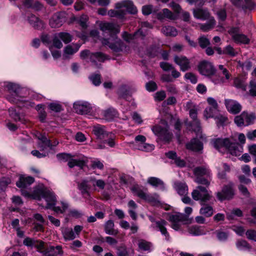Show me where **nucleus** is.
Listing matches in <instances>:
<instances>
[{
	"instance_id": "nucleus-1",
	"label": "nucleus",
	"mask_w": 256,
	"mask_h": 256,
	"mask_svg": "<svg viewBox=\"0 0 256 256\" xmlns=\"http://www.w3.org/2000/svg\"><path fill=\"white\" fill-rule=\"evenodd\" d=\"M33 196L34 199L38 200L42 198H44L46 202V208H52L58 214L64 213L68 207V204L63 201L60 202L62 208L54 206L56 202V196L53 192L46 188H38L35 190L33 194Z\"/></svg>"
},
{
	"instance_id": "nucleus-2",
	"label": "nucleus",
	"mask_w": 256,
	"mask_h": 256,
	"mask_svg": "<svg viewBox=\"0 0 256 256\" xmlns=\"http://www.w3.org/2000/svg\"><path fill=\"white\" fill-rule=\"evenodd\" d=\"M240 142V134L236 133L229 138L216 139L214 142V146L220 152H223V150H228L232 155L239 156Z\"/></svg>"
},
{
	"instance_id": "nucleus-3",
	"label": "nucleus",
	"mask_w": 256,
	"mask_h": 256,
	"mask_svg": "<svg viewBox=\"0 0 256 256\" xmlns=\"http://www.w3.org/2000/svg\"><path fill=\"white\" fill-rule=\"evenodd\" d=\"M80 58L84 60H90L93 65L99 68L100 64L98 62H103L108 59V56L102 52H92L88 50H84L80 52Z\"/></svg>"
},
{
	"instance_id": "nucleus-4",
	"label": "nucleus",
	"mask_w": 256,
	"mask_h": 256,
	"mask_svg": "<svg viewBox=\"0 0 256 256\" xmlns=\"http://www.w3.org/2000/svg\"><path fill=\"white\" fill-rule=\"evenodd\" d=\"M192 198L199 200L200 204L210 201L212 197L211 192H208L206 188L202 186H198L192 193Z\"/></svg>"
},
{
	"instance_id": "nucleus-5",
	"label": "nucleus",
	"mask_w": 256,
	"mask_h": 256,
	"mask_svg": "<svg viewBox=\"0 0 256 256\" xmlns=\"http://www.w3.org/2000/svg\"><path fill=\"white\" fill-rule=\"evenodd\" d=\"M152 130L159 139L165 142H169L172 138V134L169 130V127L166 124L164 127L156 125L152 127Z\"/></svg>"
},
{
	"instance_id": "nucleus-6",
	"label": "nucleus",
	"mask_w": 256,
	"mask_h": 256,
	"mask_svg": "<svg viewBox=\"0 0 256 256\" xmlns=\"http://www.w3.org/2000/svg\"><path fill=\"white\" fill-rule=\"evenodd\" d=\"M194 174L196 176L195 182L200 184L206 186V187L210 184V182L208 180L202 178L204 176H210V171L208 168L206 166H198L194 168Z\"/></svg>"
},
{
	"instance_id": "nucleus-7",
	"label": "nucleus",
	"mask_w": 256,
	"mask_h": 256,
	"mask_svg": "<svg viewBox=\"0 0 256 256\" xmlns=\"http://www.w3.org/2000/svg\"><path fill=\"white\" fill-rule=\"evenodd\" d=\"M168 216V220L171 222L172 228L178 230L180 228V222L186 220V216L180 212L166 213Z\"/></svg>"
},
{
	"instance_id": "nucleus-8",
	"label": "nucleus",
	"mask_w": 256,
	"mask_h": 256,
	"mask_svg": "<svg viewBox=\"0 0 256 256\" xmlns=\"http://www.w3.org/2000/svg\"><path fill=\"white\" fill-rule=\"evenodd\" d=\"M116 8H120L122 11L131 14H136L138 12L136 7L134 6V2L130 0H123L116 4Z\"/></svg>"
},
{
	"instance_id": "nucleus-9",
	"label": "nucleus",
	"mask_w": 256,
	"mask_h": 256,
	"mask_svg": "<svg viewBox=\"0 0 256 256\" xmlns=\"http://www.w3.org/2000/svg\"><path fill=\"white\" fill-rule=\"evenodd\" d=\"M168 222L164 219L156 221L154 224H152L150 228L154 231L160 232L164 236L166 240H168L170 236L166 228Z\"/></svg>"
},
{
	"instance_id": "nucleus-10",
	"label": "nucleus",
	"mask_w": 256,
	"mask_h": 256,
	"mask_svg": "<svg viewBox=\"0 0 256 256\" xmlns=\"http://www.w3.org/2000/svg\"><path fill=\"white\" fill-rule=\"evenodd\" d=\"M149 25L150 24L148 22H144L142 28H140L137 32H135L134 34H130L126 32H124L122 35V38L128 42H130V40L137 38H143L146 34V32L144 29V28L148 27Z\"/></svg>"
},
{
	"instance_id": "nucleus-11",
	"label": "nucleus",
	"mask_w": 256,
	"mask_h": 256,
	"mask_svg": "<svg viewBox=\"0 0 256 256\" xmlns=\"http://www.w3.org/2000/svg\"><path fill=\"white\" fill-rule=\"evenodd\" d=\"M99 27L104 33L108 34L112 36L119 33L120 31V26L112 22H100Z\"/></svg>"
},
{
	"instance_id": "nucleus-12",
	"label": "nucleus",
	"mask_w": 256,
	"mask_h": 256,
	"mask_svg": "<svg viewBox=\"0 0 256 256\" xmlns=\"http://www.w3.org/2000/svg\"><path fill=\"white\" fill-rule=\"evenodd\" d=\"M200 73L206 76H211L216 73V68L212 63L204 60L200 62L198 66Z\"/></svg>"
},
{
	"instance_id": "nucleus-13",
	"label": "nucleus",
	"mask_w": 256,
	"mask_h": 256,
	"mask_svg": "<svg viewBox=\"0 0 256 256\" xmlns=\"http://www.w3.org/2000/svg\"><path fill=\"white\" fill-rule=\"evenodd\" d=\"M36 136L40 140L38 145L40 150H44L48 148L52 149L54 146H56L58 144V142L56 140L52 144L50 140L48 139L44 135L40 133H38Z\"/></svg>"
},
{
	"instance_id": "nucleus-14",
	"label": "nucleus",
	"mask_w": 256,
	"mask_h": 256,
	"mask_svg": "<svg viewBox=\"0 0 256 256\" xmlns=\"http://www.w3.org/2000/svg\"><path fill=\"white\" fill-rule=\"evenodd\" d=\"M174 60L176 64L180 66V70L182 72L188 70L190 68V60L185 56H176Z\"/></svg>"
},
{
	"instance_id": "nucleus-15",
	"label": "nucleus",
	"mask_w": 256,
	"mask_h": 256,
	"mask_svg": "<svg viewBox=\"0 0 256 256\" xmlns=\"http://www.w3.org/2000/svg\"><path fill=\"white\" fill-rule=\"evenodd\" d=\"M102 43L104 45L108 46L110 49L116 52H118L122 50L124 48L122 42L117 38H115L114 43H110L108 40L106 38H102Z\"/></svg>"
},
{
	"instance_id": "nucleus-16",
	"label": "nucleus",
	"mask_w": 256,
	"mask_h": 256,
	"mask_svg": "<svg viewBox=\"0 0 256 256\" xmlns=\"http://www.w3.org/2000/svg\"><path fill=\"white\" fill-rule=\"evenodd\" d=\"M91 180L90 177L87 179L82 180V181L78 182V188L82 194L84 196H90L89 190L92 188Z\"/></svg>"
},
{
	"instance_id": "nucleus-17",
	"label": "nucleus",
	"mask_w": 256,
	"mask_h": 256,
	"mask_svg": "<svg viewBox=\"0 0 256 256\" xmlns=\"http://www.w3.org/2000/svg\"><path fill=\"white\" fill-rule=\"evenodd\" d=\"M234 195V191L232 186H227L223 188L221 192L217 193V198L220 200L222 201L232 198Z\"/></svg>"
},
{
	"instance_id": "nucleus-18",
	"label": "nucleus",
	"mask_w": 256,
	"mask_h": 256,
	"mask_svg": "<svg viewBox=\"0 0 256 256\" xmlns=\"http://www.w3.org/2000/svg\"><path fill=\"white\" fill-rule=\"evenodd\" d=\"M194 16L196 18L202 20H206L210 19V18H213L210 16L208 10L206 8H196L192 10Z\"/></svg>"
},
{
	"instance_id": "nucleus-19",
	"label": "nucleus",
	"mask_w": 256,
	"mask_h": 256,
	"mask_svg": "<svg viewBox=\"0 0 256 256\" xmlns=\"http://www.w3.org/2000/svg\"><path fill=\"white\" fill-rule=\"evenodd\" d=\"M76 112L79 114H86L90 110V104L87 102H76L74 104Z\"/></svg>"
},
{
	"instance_id": "nucleus-20",
	"label": "nucleus",
	"mask_w": 256,
	"mask_h": 256,
	"mask_svg": "<svg viewBox=\"0 0 256 256\" xmlns=\"http://www.w3.org/2000/svg\"><path fill=\"white\" fill-rule=\"evenodd\" d=\"M224 104L227 110L232 114H236L240 111V104L238 102L234 100L226 99Z\"/></svg>"
},
{
	"instance_id": "nucleus-21",
	"label": "nucleus",
	"mask_w": 256,
	"mask_h": 256,
	"mask_svg": "<svg viewBox=\"0 0 256 256\" xmlns=\"http://www.w3.org/2000/svg\"><path fill=\"white\" fill-rule=\"evenodd\" d=\"M184 108L186 110L189 111L190 116L193 120H198L197 118L198 112L199 110L198 106L191 101H189L186 104Z\"/></svg>"
},
{
	"instance_id": "nucleus-22",
	"label": "nucleus",
	"mask_w": 256,
	"mask_h": 256,
	"mask_svg": "<svg viewBox=\"0 0 256 256\" xmlns=\"http://www.w3.org/2000/svg\"><path fill=\"white\" fill-rule=\"evenodd\" d=\"M157 18L160 20L168 19L170 20H176L178 18L176 14L172 12L168 8H164L157 14Z\"/></svg>"
},
{
	"instance_id": "nucleus-23",
	"label": "nucleus",
	"mask_w": 256,
	"mask_h": 256,
	"mask_svg": "<svg viewBox=\"0 0 256 256\" xmlns=\"http://www.w3.org/2000/svg\"><path fill=\"white\" fill-rule=\"evenodd\" d=\"M64 22V19L62 14L57 12L54 14L50 20V25L52 28L60 27Z\"/></svg>"
},
{
	"instance_id": "nucleus-24",
	"label": "nucleus",
	"mask_w": 256,
	"mask_h": 256,
	"mask_svg": "<svg viewBox=\"0 0 256 256\" xmlns=\"http://www.w3.org/2000/svg\"><path fill=\"white\" fill-rule=\"evenodd\" d=\"M34 178L30 176H20L16 182V186L20 188H26L34 182Z\"/></svg>"
},
{
	"instance_id": "nucleus-25",
	"label": "nucleus",
	"mask_w": 256,
	"mask_h": 256,
	"mask_svg": "<svg viewBox=\"0 0 256 256\" xmlns=\"http://www.w3.org/2000/svg\"><path fill=\"white\" fill-rule=\"evenodd\" d=\"M30 24L34 28L41 30L44 28V23L38 18L34 14H30L28 18Z\"/></svg>"
},
{
	"instance_id": "nucleus-26",
	"label": "nucleus",
	"mask_w": 256,
	"mask_h": 256,
	"mask_svg": "<svg viewBox=\"0 0 256 256\" xmlns=\"http://www.w3.org/2000/svg\"><path fill=\"white\" fill-rule=\"evenodd\" d=\"M62 254L63 251L62 246H57L56 247L50 246L46 248L44 256H57L58 255H62Z\"/></svg>"
},
{
	"instance_id": "nucleus-27",
	"label": "nucleus",
	"mask_w": 256,
	"mask_h": 256,
	"mask_svg": "<svg viewBox=\"0 0 256 256\" xmlns=\"http://www.w3.org/2000/svg\"><path fill=\"white\" fill-rule=\"evenodd\" d=\"M186 147L187 149L192 151L198 152L202 150L203 144L198 139L194 138L186 144Z\"/></svg>"
},
{
	"instance_id": "nucleus-28",
	"label": "nucleus",
	"mask_w": 256,
	"mask_h": 256,
	"mask_svg": "<svg viewBox=\"0 0 256 256\" xmlns=\"http://www.w3.org/2000/svg\"><path fill=\"white\" fill-rule=\"evenodd\" d=\"M92 131L96 136L101 140L106 138L109 135V133L104 130V127L100 125L94 126Z\"/></svg>"
},
{
	"instance_id": "nucleus-29",
	"label": "nucleus",
	"mask_w": 256,
	"mask_h": 256,
	"mask_svg": "<svg viewBox=\"0 0 256 256\" xmlns=\"http://www.w3.org/2000/svg\"><path fill=\"white\" fill-rule=\"evenodd\" d=\"M81 45L79 44H72L67 46L64 50V54L63 56L66 58L68 55H72L77 52L80 48Z\"/></svg>"
},
{
	"instance_id": "nucleus-30",
	"label": "nucleus",
	"mask_w": 256,
	"mask_h": 256,
	"mask_svg": "<svg viewBox=\"0 0 256 256\" xmlns=\"http://www.w3.org/2000/svg\"><path fill=\"white\" fill-rule=\"evenodd\" d=\"M255 118L254 114H248L244 112L241 114V125L248 126L253 123Z\"/></svg>"
},
{
	"instance_id": "nucleus-31",
	"label": "nucleus",
	"mask_w": 256,
	"mask_h": 256,
	"mask_svg": "<svg viewBox=\"0 0 256 256\" xmlns=\"http://www.w3.org/2000/svg\"><path fill=\"white\" fill-rule=\"evenodd\" d=\"M102 118L106 121H111L118 116L116 110L113 108H110L102 112Z\"/></svg>"
},
{
	"instance_id": "nucleus-32",
	"label": "nucleus",
	"mask_w": 256,
	"mask_h": 256,
	"mask_svg": "<svg viewBox=\"0 0 256 256\" xmlns=\"http://www.w3.org/2000/svg\"><path fill=\"white\" fill-rule=\"evenodd\" d=\"M62 233L66 241L72 240L76 238L72 228H62Z\"/></svg>"
},
{
	"instance_id": "nucleus-33",
	"label": "nucleus",
	"mask_w": 256,
	"mask_h": 256,
	"mask_svg": "<svg viewBox=\"0 0 256 256\" xmlns=\"http://www.w3.org/2000/svg\"><path fill=\"white\" fill-rule=\"evenodd\" d=\"M161 32L165 36H168L174 37L178 34L177 30L174 26H165L162 27Z\"/></svg>"
},
{
	"instance_id": "nucleus-34",
	"label": "nucleus",
	"mask_w": 256,
	"mask_h": 256,
	"mask_svg": "<svg viewBox=\"0 0 256 256\" xmlns=\"http://www.w3.org/2000/svg\"><path fill=\"white\" fill-rule=\"evenodd\" d=\"M207 22L205 24H200V29L203 32H208L213 28L216 24L214 18H210L206 20Z\"/></svg>"
},
{
	"instance_id": "nucleus-35",
	"label": "nucleus",
	"mask_w": 256,
	"mask_h": 256,
	"mask_svg": "<svg viewBox=\"0 0 256 256\" xmlns=\"http://www.w3.org/2000/svg\"><path fill=\"white\" fill-rule=\"evenodd\" d=\"M174 188L180 195L186 196L188 194V187L185 183L176 182L174 183Z\"/></svg>"
},
{
	"instance_id": "nucleus-36",
	"label": "nucleus",
	"mask_w": 256,
	"mask_h": 256,
	"mask_svg": "<svg viewBox=\"0 0 256 256\" xmlns=\"http://www.w3.org/2000/svg\"><path fill=\"white\" fill-rule=\"evenodd\" d=\"M202 208L200 210V214L205 217H210L214 214L212 207L208 204H201Z\"/></svg>"
},
{
	"instance_id": "nucleus-37",
	"label": "nucleus",
	"mask_w": 256,
	"mask_h": 256,
	"mask_svg": "<svg viewBox=\"0 0 256 256\" xmlns=\"http://www.w3.org/2000/svg\"><path fill=\"white\" fill-rule=\"evenodd\" d=\"M114 224L112 220H108L104 224V231L106 234L110 235L116 236L118 231L114 229Z\"/></svg>"
},
{
	"instance_id": "nucleus-38",
	"label": "nucleus",
	"mask_w": 256,
	"mask_h": 256,
	"mask_svg": "<svg viewBox=\"0 0 256 256\" xmlns=\"http://www.w3.org/2000/svg\"><path fill=\"white\" fill-rule=\"evenodd\" d=\"M116 10H110L108 12V14L110 17H116L120 20L125 18L126 12L120 8H116Z\"/></svg>"
},
{
	"instance_id": "nucleus-39",
	"label": "nucleus",
	"mask_w": 256,
	"mask_h": 256,
	"mask_svg": "<svg viewBox=\"0 0 256 256\" xmlns=\"http://www.w3.org/2000/svg\"><path fill=\"white\" fill-rule=\"evenodd\" d=\"M140 250L150 252L152 248V244L144 240H140L138 244Z\"/></svg>"
},
{
	"instance_id": "nucleus-40",
	"label": "nucleus",
	"mask_w": 256,
	"mask_h": 256,
	"mask_svg": "<svg viewBox=\"0 0 256 256\" xmlns=\"http://www.w3.org/2000/svg\"><path fill=\"white\" fill-rule=\"evenodd\" d=\"M148 184L154 187H158L162 190L164 189V182L158 178L156 177H150L148 178Z\"/></svg>"
},
{
	"instance_id": "nucleus-41",
	"label": "nucleus",
	"mask_w": 256,
	"mask_h": 256,
	"mask_svg": "<svg viewBox=\"0 0 256 256\" xmlns=\"http://www.w3.org/2000/svg\"><path fill=\"white\" fill-rule=\"evenodd\" d=\"M218 108L208 106L205 108L204 112V116L206 119L209 118H214L216 116V113L218 112Z\"/></svg>"
},
{
	"instance_id": "nucleus-42",
	"label": "nucleus",
	"mask_w": 256,
	"mask_h": 256,
	"mask_svg": "<svg viewBox=\"0 0 256 256\" xmlns=\"http://www.w3.org/2000/svg\"><path fill=\"white\" fill-rule=\"evenodd\" d=\"M222 72L223 75L224 76V78H221L218 76V78L216 80H213L212 81L214 83V84H224L228 81V80L230 78V74L228 72V70L224 68L222 70Z\"/></svg>"
},
{
	"instance_id": "nucleus-43",
	"label": "nucleus",
	"mask_w": 256,
	"mask_h": 256,
	"mask_svg": "<svg viewBox=\"0 0 256 256\" xmlns=\"http://www.w3.org/2000/svg\"><path fill=\"white\" fill-rule=\"evenodd\" d=\"M90 180H91V184L94 188L96 186L100 189L103 190L106 186V182L102 180H96L95 178L91 176Z\"/></svg>"
},
{
	"instance_id": "nucleus-44",
	"label": "nucleus",
	"mask_w": 256,
	"mask_h": 256,
	"mask_svg": "<svg viewBox=\"0 0 256 256\" xmlns=\"http://www.w3.org/2000/svg\"><path fill=\"white\" fill-rule=\"evenodd\" d=\"M132 190L135 196L144 200L147 194L146 190H144L138 186H134Z\"/></svg>"
},
{
	"instance_id": "nucleus-45",
	"label": "nucleus",
	"mask_w": 256,
	"mask_h": 256,
	"mask_svg": "<svg viewBox=\"0 0 256 256\" xmlns=\"http://www.w3.org/2000/svg\"><path fill=\"white\" fill-rule=\"evenodd\" d=\"M158 197V195L156 194H147L144 200L152 203L154 205H158L160 203Z\"/></svg>"
},
{
	"instance_id": "nucleus-46",
	"label": "nucleus",
	"mask_w": 256,
	"mask_h": 256,
	"mask_svg": "<svg viewBox=\"0 0 256 256\" xmlns=\"http://www.w3.org/2000/svg\"><path fill=\"white\" fill-rule=\"evenodd\" d=\"M188 231L189 234L194 236H200L204 234V232L198 226H192L188 227Z\"/></svg>"
},
{
	"instance_id": "nucleus-47",
	"label": "nucleus",
	"mask_w": 256,
	"mask_h": 256,
	"mask_svg": "<svg viewBox=\"0 0 256 256\" xmlns=\"http://www.w3.org/2000/svg\"><path fill=\"white\" fill-rule=\"evenodd\" d=\"M154 146L152 144H149L146 143L145 142L142 144H139L138 145V148L139 150L144 151V152H151L154 150Z\"/></svg>"
},
{
	"instance_id": "nucleus-48",
	"label": "nucleus",
	"mask_w": 256,
	"mask_h": 256,
	"mask_svg": "<svg viewBox=\"0 0 256 256\" xmlns=\"http://www.w3.org/2000/svg\"><path fill=\"white\" fill-rule=\"evenodd\" d=\"M188 126L190 130L196 132H199L200 131V123L198 120H194L188 124Z\"/></svg>"
},
{
	"instance_id": "nucleus-49",
	"label": "nucleus",
	"mask_w": 256,
	"mask_h": 256,
	"mask_svg": "<svg viewBox=\"0 0 256 256\" xmlns=\"http://www.w3.org/2000/svg\"><path fill=\"white\" fill-rule=\"evenodd\" d=\"M34 247L37 249V251L41 253L44 256L47 248L45 245L44 242L40 240H37Z\"/></svg>"
},
{
	"instance_id": "nucleus-50",
	"label": "nucleus",
	"mask_w": 256,
	"mask_h": 256,
	"mask_svg": "<svg viewBox=\"0 0 256 256\" xmlns=\"http://www.w3.org/2000/svg\"><path fill=\"white\" fill-rule=\"evenodd\" d=\"M68 166L70 168H72L76 166L80 168H82L84 165V162L83 160H74L70 158L68 161Z\"/></svg>"
},
{
	"instance_id": "nucleus-51",
	"label": "nucleus",
	"mask_w": 256,
	"mask_h": 256,
	"mask_svg": "<svg viewBox=\"0 0 256 256\" xmlns=\"http://www.w3.org/2000/svg\"><path fill=\"white\" fill-rule=\"evenodd\" d=\"M58 36L65 44L70 42L72 40V36L68 32H60L58 33Z\"/></svg>"
},
{
	"instance_id": "nucleus-52",
	"label": "nucleus",
	"mask_w": 256,
	"mask_h": 256,
	"mask_svg": "<svg viewBox=\"0 0 256 256\" xmlns=\"http://www.w3.org/2000/svg\"><path fill=\"white\" fill-rule=\"evenodd\" d=\"M226 216L229 220H236L238 218L240 217V209L234 210L230 213H227Z\"/></svg>"
},
{
	"instance_id": "nucleus-53",
	"label": "nucleus",
	"mask_w": 256,
	"mask_h": 256,
	"mask_svg": "<svg viewBox=\"0 0 256 256\" xmlns=\"http://www.w3.org/2000/svg\"><path fill=\"white\" fill-rule=\"evenodd\" d=\"M10 116L15 121L21 120V117L19 112H16L14 108H10L8 110Z\"/></svg>"
},
{
	"instance_id": "nucleus-54",
	"label": "nucleus",
	"mask_w": 256,
	"mask_h": 256,
	"mask_svg": "<svg viewBox=\"0 0 256 256\" xmlns=\"http://www.w3.org/2000/svg\"><path fill=\"white\" fill-rule=\"evenodd\" d=\"M214 118L218 126H223L228 120V118L226 116L220 114L215 116Z\"/></svg>"
},
{
	"instance_id": "nucleus-55",
	"label": "nucleus",
	"mask_w": 256,
	"mask_h": 256,
	"mask_svg": "<svg viewBox=\"0 0 256 256\" xmlns=\"http://www.w3.org/2000/svg\"><path fill=\"white\" fill-rule=\"evenodd\" d=\"M90 81L96 86L101 84V76L100 74H92L89 77Z\"/></svg>"
},
{
	"instance_id": "nucleus-56",
	"label": "nucleus",
	"mask_w": 256,
	"mask_h": 256,
	"mask_svg": "<svg viewBox=\"0 0 256 256\" xmlns=\"http://www.w3.org/2000/svg\"><path fill=\"white\" fill-rule=\"evenodd\" d=\"M230 33V34L233 40L236 42H240V34H239L238 28H232Z\"/></svg>"
},
{
	"instance_id": "nucleus-57",
	"label": "nucleus",
	"mask_w": 256,
	"mask_h": 256,
	"mask_svg": "<svg viewBox=\"0 0 256 256\" xmlns=\"http://www.w3.org/2000/svg\"><path fill=\"white\" fill-rule=\"evenodd\" d=\"M116 254L118 256H128V252L125 246H120L116 248Z\"/></svg>"
},
{
	"instance_id": "nucleus-58",
	"label": "nucleus",
	"mask_w": 256,
	"mask_h": 256,
	"mask_svg": "<svg viewBox=\"0 0 256 256\" xmlns=\"http://www.w3.org/2000/svg\"><path fill=\"white\" fill-rule=\"evenodd\" d=\"M198 43L200 46L202 48H206V46L210 44L208 39L204 36H202L199 38Z\"/></svg>"
},
{
	"instance_id": "nucleus-59",
	"label": "nucleus",
	"mask_w": 256,
	"mask_h": 256,
	"mask_svg": "<svg viewBox=\"0 0 256 256\" xmlns=\"http://www.w3.org/2000/svg\"><path fill=\"white\" fill-rule=\"evenodd\" d=\"M224 54H228L231 56H235L238 53L230 45H228L224 48Z\"/></svg>"
},
{
	"instance_id": "nucleus-60",
	"label": "nucleus",
	"mask_w": 256,
	"mask_h": 256,
	"mask_svg": "<svg viewBox=\"0 0 256 256\" xmlns=\"http://www.w3.org/2000/svg\"><path fill=\"white\" fill-rule=\"evenodd\" d=\"M88 20V17L87 15L82 14L79 18L78 22L82 28H87L86 22Z\"/></svg>"
},
{
	"instance_id": "nucleus-61",
	"label": "nucleus",
	"mask_w": 256,
	"mask_h": 256,
	"mask_svg": "<svg viewBox=\"0 0 256 256\" xmlns=\"http://www.w3.org/2000/svg\"><path fill=\"white\" fill-rule=\"evenodd\" d=\"M104 142L108 144L110 147H114L116 143L114 140V136L112 133H109L108 137H106V138L104 139Z\"/></svg>"
},
{
	"instance_id": "nucleus-62",
	"label": "nucleus",
	"mask_w": 256,
	"mask_h": 256,
	"mask_svg": "<svg viewBox=\"0 0 256 256\" xmlns=\"http://www.w3.org/2000/svg\"><path fill=\"white\" fill-rule=\"evenodd\" d=\"M60 40V38L58 37L57 34L54 36L52 38L53 46L58 48H60L62 46V44Z\"/></svg>"
},
{
	"instance_id": "nucleus-63",
	"label": "nucleus",
	"mask_w": 256,
	"mask_h": 256,
	"mask_svg": "<svg viewBox=\"0 0 256 256\" xmlns=\"http://www.w3.org/2000/svg\"><path fill=\"white\" fill-rule=\"evenodd\" d=\"M36 240H34V238H32L29 237H26L24 238V240L23 241V244L27 246L28 247H32L34 246L36 242Z\"/></svg>"
},
{
	"instance_id": "nucleus-64",
	"label": "nucleus",
	"mask_w": 256,
	"mask_h": 256,
	"mask_svg": "<svg viewBox=\"0 0 256 256\" xmlns=\"http://www.w3.org/2000/svg\"><path fill=\"white\" fill-rule=\"evenodd\" d=\"M10 182V180L9 178H3L0 180V189L4 190Z\"/></svg>"
}]
</instances>
